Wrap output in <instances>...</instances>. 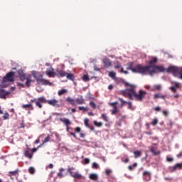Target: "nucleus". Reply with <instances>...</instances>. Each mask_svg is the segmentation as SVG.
I'll list each match as a JSON object with an SVG mask.
<instances>
[{
    "label": "nucleus",
    "instance_id": "f257e3e1",
    "mask_svg": "<svg viewBox=\"0 0 182 182\" xmlns=\"http://www.w3.org/2000/svg\"><path fill=\"white\" fill-rule=\"evenodd\" d=\"M123 83L127 87L130 86L131 88L121 90L120 94L122 96H124V97H129V100H133V97H134L135 100H137L138 102H143V100L144 99L146 95H147V92L146 91L140 90L139 91V94H137L136 92V90L134 89V87H136L135 85H130L126 81H124Z\"/></svg>",
    "mask_w": 182,
    "mask_h": 182
},
{
    "label": "nucleus",
    "instance_id": "f03ea898",
    "mask_svg": "<svg viewBox=\"0 0 182 182\" xmlns=\"http://www.w3.org/2000/svg\"><path fill=\"white\" fill-rule=\"evenodd\" d=\"M149 75L153 76L154 73H162L167 72V73H173V76L182 79V68L176 66H170L167 70L163 65H150Z\"/></svg>",
    "mask_w": 182,
    "mask_h": 182
},
{
    "label": "nucleus",
    "instance_id": "7ed1b4c3",
    "mask_svg": "<svg viewBox=\"0 0 182 182\" xmlns=\"http://www.w3.org/2000/svg\"><path fill=\"white\" fill-rule=\"evenodd\" d=\"M33 77L36 79L38 85H45V86H52V82H50L48 80L44 79L43 78V75L36 73H32Z\"/></svg>",
    "mask_w": 182,
    "mask_h": 182
},
{
    "label": "nucleus",
    "instance_id": "20e7f679",
    "mask_svg": "<svg viewBox=\"0 0 182 182\" xmlns=\"http://www.w3.org/2000/svg\"><path fill=\"white\" fill-rule=\"evenodd\" d=\"M151 65L143 66L141 64H137L135 65V70L134 73H140L141 75H150Z\"/></svg>",
    "mask_w": 182,
    "mask_h": 182
},
{
    "label": "nucleus",
    "instance_id": "39448f33",
    "mask_svg": "<svg viewBox=\"0 0 182 182\" xmlns=\"http://www.w3.org/2000/svg\"><path fill=\"white\" fill-rule=\"evenodd\" d=\"M14 76H15V73L13 71H11L6 74V76L3 77V82H14Z\"/></svg>",
    "mask_w": 182,
    "mask_h": 182
},
{
    "label": "nucleus",
    "instance_id": "423d86ee",
    "mask_svg": "<svg viewBox=\"0 0 182 182\" xmlns=\"http://www.w3.org/2000/svg\"><path fill=\"white\" fill-rule=\"evenodd\" d=\"M42 103H46V100H45V97H43L37 99V101L36 102V106H37V107L39 109H42Z\"/></svg>",
    "mask_w": 182,
    "mask_h": 182
},
{
    "label": "nucleus",
    "instance_id": "0eeeda50",
    "mask_svg": "<svg viewBox=\"0 0 182 182\" xmlns=\"http://www.w3.org/2000/svg\"><path fill=\"white\" fill-rule=\"evenodd\" d=\"M68 172L70 174L71 177H73V178H82V175L77 172H73L72 171V168H68Z\"/></svg>",
    "mask_w": 182,
    "mask_h": 182
},
{
    "label": "nucleus",
    "instance_id": "6e6552de",
    "mask_svg": "<svg viewBox=\"0 0 182 182\" xmlns=\"http://www.w3.org/2000/svg\"><path fill=\"white\" fill-rule=\"evenodd\" d=\"M46 103H48V105H50V106H53L54 107H59V101L55 100V99H53V100H46Z\"/></svg>",
    "mask_w": 182,
    "mask_h": 182
},
{
    "label": "nucleus",
    "instance_id": "1a4fd4ad",
    "mask_svg": "<svg viewBox=\"0 0 182 182\" xmlns=\"http://www.w3.org/2000/svg\"><path fill=\"white\" fill-rule=\"evenodd\" d=\"M18 75L21 82H25L28 77V75H26V74H25L22 70L18 71Z\"/></svg>",
    "mask_w": 182,
    "mask_h": 182
},
{
    "label": "nucleus",
    "instance_id": "9d476101",
    "mask_svg": "<svg viewBox=\"0 0 182 182\" xmlns=\"http://www.w3.org/2000/svg\"><path fill=\"white\" fill-rule=\"evenodd\" d=\"M46 75H47L48 77H55V76H56V72L55 73V69L51 68L46 71Z\"/></svg>",
    "mask_w": 182,
    "mask_h": 182
},
{
    "label": "nucleus",
    "instance_id": "9b49d317",
    "mask_svg": "<svg viewBox=\"0 0 182 182\" xmlns=\"http://www.w3.org/2000/svg\"><path fill=\"white\" fill-rule=\"evenodd\" d=\"M142 176L145 181H150V180H151V173L147 171H144L142 173Z\"/></svg>",
    "mask_w": 182,
    "mask_h": 182
},
{
    "label": "nucleus",
    "instance_id": "f8f14e48",
    "mask_svg": "<svg viewBox=\"0 0 182 182\" xmlns=\"http://www.w3.org/2000/svg\"><path fill=\"white\" fill-rule=\"evenodd\" d=\"M66 75H67V73L63 70H60V69L56 70L55 76H57L58 77H65Z\"/></svg>",
    "mask_w": 182,
    "mask_h": 182
},
{
    "label": "nucleus",
    "instance_id": "ddd939ff",
    "mask_svg": "<svg viewBox=\"0 0 182 182\" xmlns=\"http://www.w3.org/2000/svg\"><path fill=\"white\" fill-rule=\"evenodd\" d=\"M13 176H19V169H16L15 171H11L8 173V176L10 177L11 180H14Z\"/></svg>",
    "mask_w": 182,
    "mask_h": 182
},
{
    "label": "nucleus",
    "instance_id": "4468645a",
    "mask_svg": "<svg viewBox=\"0 0 182 182\" xmlns=\"http://www.w3.org/2000/svg\"><path fill=\"white\" fill-rule=\"evenodd\" d=\"M149 150L151 153L154 154V156H159L161 153L160 151H156L157 150V147L156 146H149Z\"/></svg>",
    "mask_w": 182,
    "mask_h": 182
},
{
    "label": "nucleus",
    "instance_id": "2eb2a0df",
    "mask_svg": "<svg viewBox=\"0 0 182 182\" xmlns=\"http://www.w3.org/2000/svg\"><path fill=\"white\" fill-rule=\"evenodd\" d=\"M59 120L62 122V123H64V124H65L67 129H69V126L72 124V123L70 122V120H69L68 119L59 118Z\"/></svg>",
    "mask_w": 182,
    "mask_h": 182
},
{
    "label": "nucleus",
    "instance_id": "dca6fc26",
    "mask_svg": "<svg viewBox=\"0 0 182 182\" xmlns=\"http://www.w3.org/2000/svg\"><path fill=\"white\" fill-rule=\"evenodd\" d=\"M10 93H11V92H9V91L5 92V90H4V89L0 90L1 99H6V96H8V95H9Z\"/></svg>",
    "mask_w": 182,
    "mask_h": 182
},
{
    "label": "nucleus",
    "instance_id": "f3484780",
    "mask_svg": "<svg viewBox=\"0 0 182 182\" xmlns=\"http://www.w3.org/2000/svg\"><path fill=\"white\" fill-rule=\"evenodd\" d=\"M102 63L105 68H110V66H112V61L109 58H104Z\"/></svg>",
    "mask_w": 182,
    "mask_h": 182
},
{
    "label": "nucleus",
    "instance_id": "a211bd4d",
    "mask_svg": "<svg viewBox=\"0 0 182 182\" xmlns=\"http://www.w3.org/2000/svg\"><path fill=\"white\" fill-rule=\"evenodd\" d=\"M166 95H161L160 93H156L154 95V99H163V100H166Z\"/></svg>",
    "mask_w": 182,
    "mask_h": 182
},
{
    "label": "nucleus",
    "instance_id": "6ab92c4d",
    "mask_svg": "<svg viewBox=\"0 0 182 182\" xmlns=\"http://www.w3.org/2000/svg\"><path fill=\"white\" fill-rule=\"evenodd\" d=\"M133 62H131L129 63H128V66L127 68V70H132V72H133V73H134V70H136V67L133 68Z\"/></svg>",
    "mask_w": 182,
    "mask_h": 182
},
{
    "label": "nucleus",
    "instance_id": "aec40b11",
    "mask_svg": "<svg viewBox=\"0 0 182 182\" xmlns=\"http://www.w3.org/2000/svg\"><path fill=\"white\" fill-rule=\"evenodd\" d=\"M66 77L68 79V80H72V82H75V75L72 73H68L66 74Z\"/></svg>",
    "mask_w": 182,
    "mask_h": 182
},
{
    "label": "nucleus",
    "instance_id": "412c9836",
    "mask_svg": "<svg viewBox=\"0 0 182 182\" xmlns=\"http://www.w3.org/2000/svg\"><path fill=\"white\" fill-rule=\"evenodd\" d=\"M66 101L72 105V106H76L75 100H73V98L67 97Z\"/></svg>",
    "mask_w": 182,
    "mask_h": 182
},
{
    "label": "nucleus",
    "instance_id": "4be33fe9",
    "mask_svg": "<svg viewBox=\"0 0 182 182\" xmlns=\"http://www.w3.org/2000/svg\"><path fill=\"white\" fill-rule=\"evenodd\" d=\"M75 103L76 105H85V100L82 99V97L80 98H77L75 100Z\"/></svg>",
    "mask_w": 182,
    "mask_h": 182
},
{
    "label": "nucleus",
    "instance_id": "5701e85b",
    "mask_svg": "<svg viewBox=\"0 0 182 182\" xmlns=\"http://www.w3.org/2000/svg\"><path fill=\"white\" fill-rule=\"evenodd\" d=\"M22 109H31V110H33V105L32 104L23 105Z\"/></svg>",
    "mask_w": 182,
    "mask_h": 182
},
{
    "label": "nucleus",
    "instance_id": "b1692460",
    "mask_svg": "<svg viewBox=\"0 0 182 182\" xmlns=\"http://www.w3.org/2000/svg\"><path fill=\"white\" fill-rule=\"evenodd\" d=\"M157 58L156 57H154L152 60H149V66H154L156 63H157Z\"/></svg>",
    "mask_w": 182,
    "mask_h": 182
},
{
    "label": "nucleus",
    "instance_id": "393cba45",
    "mask_svg": "<svg viewBox=\"0 0 182 182\" xmlns=\"http://www.w3.org/2000/svg\"><path fill=\"white\" fill-rule=\"evenodd\" d=\"M151 92H156V90H161V86L160 85H155L151 89Z\"/></svg>",
    "mask_w": 182,
    "mask_h": 182
},
{
    "label": "nucleus",
    "instance_id": "a878e982",
    "mask_svg": "<svg viewBox=\"0 0 182 182\" xmlns=\"http://www.w3.org/2000/svg\"><path fill=\"white\" fill-rule=\"evenodd\" d=\"M24 156L25 157H27L28 159H32V157H33V154H32L29 151H26L24 152Z\"/></svg>",
    "mask_w": 182,
    "mask_h": 182
},
{
    "label": "nucleus",
    "instance_id": "bb28decb",
    "mask_svg": "<svg viewBox=\"0 0 182 182\" xmlns=\"http://www.w3.org/2000/svg\"><path fill=\"white\" fill-rule=\"evenodd\" d=\"M68 93V90L62 89L58 92V96H62V95H66Z\"/></svg>",
    "mask_w": 182,
    "mask_h": 182
},
{
    "label": "nucleus",
    "instance_id": "cd10ccee",
    "mask_svg": "<svg viewBox=\"0 0 182 182\" xmlns=\"http://www.w3.org/2000/svg\"><path fill=\"white\" fill-rule=\"evenodd\" d=\"M134 156L135 159H139L141 156V151H134Z\"/></svg>",
    "mask_w": 182,
    "mask_h": 182
},
{
    "label": "nucleus",
    "instance_id": "c85d7f7f",
    "mask_svg": "<svg viewBox=\"0 0 182 182\" xmlns=\"http://www.w3.org/2000/svg\"><path fill=\"white\" fill-rule=\"evenodd\" d=\"M36 170L33 167V166H30L28 168V173L30 174H31L32 176H33V174H35Z\"/></svg>",
    "mask_w": 182,
    "mask_h": 182
},
{
    "label": "nucleus",
    "instance_id": "c756f323",
    "mask_svg": "<svg viewBox=\"0 0 182 182\" xmlns=\"http://www.w3.org/2000/svg\"><path fill=\"white\" fill-rule=\"evenodd\" d=\"M90 180L96 181V180H97V175L96 173H91L90 174Z\"/></svg>",
    "mask_w": 182,
    "mask_h": 182
},
{
    "label": "nucleus",
    "instance_id": "7c9ffc66",
    "mask_svg": "<svg viewBox=\"0 0 182 182\" xmlns=\"http://www.w3.org/2000/svg\"><path fill=\"white\" fill-rule=\"evenodd\" d=\"M101 119H102L104 122L109 123V118L107 117V115H106L105 114H101Z\"/></svg>",
    "mask_w": 182,
    "mask_h": 182
},
{
    "label": "nucleus",
    "instance_id": "2f4dec72",
    "mask_svg": "<svg viewBox=\"0 0 182 182\" xmlns=\"http://www.w3.org/2000/svg\"><path fill=\"white\" fill-rule=\"evenodd\" d=\"M50 140V135H48L45 139L43 140L41 146H43V144H45L46 143H48V141Z\"/></svg>",
    "mask_w": 182,
    "mask_h": 182
},
{
    "label": "nucleus",
    "instance_id": "473e14b6",
    "mask_svg": "<svg viewBox=\"0 0 182 182\" xmlns=\"http://www.w3.org/2000/svg\"><path fill=\"white\" fill-rule=\"evenodd\" d=\"M82 80H83V82H89V80H90V78H89V75H84L82 77Z\"/></svg>",
    "mask_w": 182,
    "mask_h": 182
},
{
    "label": "nucleus",
    "instance_id": "72a5a7b5",
    "mask_svg": "<svg viewBox=\"0 0 182 182\" xmlns=\"http://www.w3.org/2000/svg\"><path fill=\"white\" fill-rule=\"evenodd\" d=\"M169 123L167 124V126L168 127V129H173V126H174V122H173V120L169 119L168 120Z\"/></svg>",
    "mask_w": 182,
    "mask_h": 182
},
{
    "label": "nucleus",
    "instance_id": "f704fd0d",
    "mask_svg": "<svg viewBox=\"0 0 182 182\" xmlns=\"http://www.w3.org/2000/svg\"><path fill=\"white\" fill-rule=\"evenodd\" d=\"M109 77H111L112 79H116V73L113 72V71H110L109 73Z\"/></svg>",
    "mask_w": 182,
    "mask_h": 182
},
{
    "label": "nucleus",
    "instance_id": "c9c22d12",
    "mask_svg": "<svg viewBox=\"0 0 182 182\" xmlns=\"http://www.w3.org/2000/svg\"><path fill=\"white\" fill-rule=\"evenodd\" d=\"M112 114H117L119 113V108L117 107H115L112 110H111Z\"/></svg>",
    "mask_w": 182,
    "mask_h": 182
},
{
    "label": "nucleus",
    "instance_id": "e433bc0d",
    "mask_svg": "<svg viewBox=\"0 0 182 182\" xmlns=\"http://www.w3.org/2000/svg\"><path fill=\"white\" fill-rule=\"evenodd\" d=\"M176 170H181L182 168V162L181 164H176L174 165Z\"/></svg>",
    "mask_w": 182,
    "mask_h": 182
},
{
    "label": "nucleus",
    "instance_id": "4c0bfd02",
    "mask_svg": "<svg viewBox=\"0 0 182 182\" xmlns=\"http://www.w3.org/2000/svg\"><path fill=\"white\" fill-rule=\"evenodd\" d=\"M93 123L95 126H97V127H102V126H103L102 122H97V121H94Z\"/></svg>",
    "mask_w": 182,
    "mask_h": 182
},
{
    "label": "nucleus",
    "instance_id": "58836bf2",
    "mask_svg": "<svg viewBox=\"0 0 182 182\" xmlns=\"http://www.w3.org/2000/svg\"><path fill=\"white\" fill-rule=\"evenodd\" d=\"M118 99H119V102H121V103H122V104H121V106H122V107L124 106V105H126V103H127V104L128 103V102L124 101V100H123V98L119 97Z\"/></svg>",
    "mask_w": 182,
    "mask_h": 182
},
{
    "label": "nucleus",
    "instance_id": "ea45409f",
    "mask_svg": "<svg viewBox=\"0 0 182 182\" xmlns=\"http://www.w3.org/2000/svg\"><path fill=\"white\" fill-rule=\"evenodd\" d=\"M168 170H169L170 173H174V171H176V170L175 165L173 166H169Z\"/></svg>",
    "mask_w": 182,
    "mask_h": 182
},
{
    "label": "nucleus",
    "instance_id": "a19ab883",
    "mask_svg": "<svg viewBox=\"0 0 182 182\" xmlns=\"http://www.w3.org/2000/svg\"><path fill=\"white\" fill-rule=\"evenodd\" d=\"M157 123H159V120L155 118L152 120L151 124H152V126H156Z\"/></svg>",
    "mask_w": 182,
    "mask_h": 182
},
{
    "label": "nucleus",
    "instance_id": "79ce46f5",
    "mask_svg": "<svg viewBox=\"0 0 182 182\" xmlns=\"http://www.w3.org/2000/svg\"><path fill=\"white\" fill-rule=\"evenodd\" d=\"M84 124L86 127H89V119L86 118L84 119Z\"/></svg>",
    "mask_w": 182,
    "mask_h": 182
},
{
    "label": "nucleus",
    "instance_id": "37998d69",
    "mask_svg": "<svg viewBox=\"0 0 182 182\" xmlns=\"http://www.w3.org/2000/svg\"><path fill=\"white\" fill-rule=\"evenodd\" d=\"M3 119L4 120H8V119H9V113L8 112L4 113V115L3 116Z\"/></svg>",
    "mask_w": 182,
    "mask_h": 182
},
{
    "label": "nucleus",
    "instance_id": "c03bdc74",
    "mask_svg": "<svg viewBox=\"0 0 182 182\" xmlns=\"http://www.w3.org/2000/svg\"><path fill=\"white\" fill-rule=\"evenodd\" d=\"M127 104L128 105V109H130V110H134V109H133L132 102H128Z\"/></svg>",
    "mask_w": 182,
    "mask_h": 182
},
{
    "label": "nucleus",
    "instance_id": "a18cd8bd",
    "mask_svg": "<svg viewBox=\"0 0 182 182\" xmlns=\"http://www.w3.org/2000/svg\"><path fill=\"white\" fill-rule=\"evenodd\" d=\"M115 69H120L122 68V64L119 62H117L114 65Z\"/></svg>",
    "mask_w": 182,
    "mask_h": 182
},
{
    "label": "nucleus",
    "instance_id": "49530a36",
    "mask_svg": "<svg viewBox=\"0 0 182 182\" xmlns=\"http://www.w3.org/2000/svg\"><path fill=\"white\" fill-rule=\"evenodd\" d=\"M117 103H118L117 102L109 103V106H112V107L114 109L115 107H117Z\"/></svg>",
    "mask_w": 182,
    "mask_h": 182
},
{
    "label": "nucleus",
    "instance_id": "de8ad7c7",
    "mask_svg": "<svg viewBox=\"0 0 182 182\" xmlns=\"http://www.w3.org/2000/svg\"><path fill=\"white\" fill-rule=\"evenodd\" d=\"M92 168H99V165L96 162L92 163Z\"/></svg>",
    "mask_w": 182,
    "mask_h": 182
},
{
    "label": "nucleus",
    "instance_id": "09e8293b",
    "mask_svg": "<svg viewBox=\"0 0 182 182\" xmlns=\"http://www.w3.org/2000/svg\"><path fill=\"white\" fill-rule=\"evenodd\" d=\"M90 106H91L92 109H96V104H95L93 102H90Z\"/></svg>",
    "mask_w": 182,
    "mask_h": 182
},
{
    "label": "nucleus",
    "instance_id": "8fccbe9b",
    "mask_svg": "<svg viewBox=\"0 0 182 182\" xmlns=\"http://www.w3.org/2000/svg\"><path fill=\"white\" fill-rule=\"evenodd\" d=\"M26 80L30 81V82H33V80H32V75H27Z\"/></svg>",
    "mask_w": 182,
    "mask_h": 182
},
{
    "label": "nucleus",
    "instance_id": "3c124183",
    "mask_svg": "<svg viewBox=\"0 0 182 182\" xmlns=\"http://www.w3.org/2000/svg\"><path fill=\"white\" fill-rule=\"evenodd\" d=\"M105 173H106L107 176H110V174L112 173V170L106 169Z\"/></svg>",
    "mask_w": 182,
    "mask_h": 182
},
{
    "label": "nucleus",
    "instance_id": "603ef678",
    "mask_svg": "<svg viewBox=\"0 0 182 182\" xmlns=\"http://www.w3.org/2000/svg\"><path fill=\"white\" fill-rule=\"evenodd\" d=\"M89 163H90V160L87 158H85L84 159V164H89Z\"/></svg>",
    "mask_w": 182,
    "mask_h": 182
},
{
    "label": "nucleus",
    "instance_id": "864d4df0",
    "mask_svg": "<svg viewBox=\"0 0 182 182\" xmlns=\"http://www.w3.org/2000/svg\"><path fill=\"white\" fill-rule=\"evenodd\" d=\"M31 83H32L31 81H28V80H26V86H27V87H31Z\"/></svg>",
    "mask_w": 182,
    "mask_h": 182
},
{
    "label": "nucleus",
    "instance_id": "5fc2aeb1",
    "mask_svg": "<svg viewBox=\"0 0 182 182\" xmlns=\"http://www.w3.org/2000/svg\"><path fill=\"white\" fill-rule=\"evenodd\" d=\"M170 90H171L172 92H173V93H176L177 92V90L176 89V87H170Z\"/></svg>",
    "mask_w": 182,
    "mask_h": 182
},
{
    "label": "nucleus",
    "instance_id": "6e6d98bb",
    "mask_svg": "<svg viewBox=\"0 0 182 182\" xmlns=\"http://www.w3.org/2000/svg\"><path fill=\"white\" fill-rule=\"evenodd\" d=\"M85 136H86V134H85L83 132H81L80 134V137H81V139H85Z\"/></svg>",
    "mask_w": 182,
    "mask_h": 182
},
{
    "label": "nucleus",
    "instance_id": "4d7b16f0",
    "mask_svg": "<svg viewBox=\"0 0 182 182\" xmlns=\"http://www.w3.org/2000/svg\"><path fill=\"white\" fill-rule=\"evenodd\" d=\"M17 86H20V87H25V85L21 82H17Z\"/></svg>",
    "mask_w": 182,
    "mask_h": 182
},
{
    "label": "nucleus",
    "instance_id": "13d9d810",
    "mask_svg": "<svg viewBox=\"0 0 182 182\" xmlns=\"http://www.w3.org/2000/svg\"><path fill=\"white\" fill-rule=\"evenodd\" d=\"M81 129L80 127H77L75 129V132H76L77 133H80Z\"/></svg>",
    "mask_w": 182,
    "mask_h": 182
},
{
    "label": "nucleus",
    "instance_id": "bf43d9fd",
    "mask_svg": "<svg viewBox=\"0 0 182 182\" xmlns=\"http://www.w3.org/2000/svg\"><path fill=\"white\" fill-rule=\"evenodd\" d=\"M173 158H171V157H166V161H168V162H171L173 161Z\"/></svg>",
    "mask_w": 182,
    "mask_h": 182
},
{
    "label": "nucleus",
    "instance_id": "052dcab7",
    "mask_svg": "<svg viewBox=\"0 0 182 182\" xmlns=\"http://www.w3.org/2000/svg\"><path fill=\"white\" fill-rule=\"evenodd\" d=\"M37 101H38V99L35 98V99L31 100V103H36Z\"/></svg>",
    "mask_w": 182,
    "mask_h": 182
},
{
    "label": "nucleus",
    "instance_id": "680f3d73",
    "mask_svg": "<svg viewBox=\"0 0 182 182\" xmlns=\"http://www.w3.org/2000/svg\"><path fill=\"white\" fill-rule=\"evenodd\" d=\"M154 110H155L156 112H160L161 108H160V107H156L154 108Z\"/></svg>",
    "mask_w": 182,
    "mask_h": 182
},
{
    "label": "nucleus",
    "instance_id": "e2e57ef3",
    "mask_svg": "<svg viewBox=\"0 0 182 182\" xmlns=\"http://www.w3.org/2000/svg\"><path fill=\"white\" fill-rule=\"evenodd\" d=\"M162 113L164 114V116H168V112L167 111H163Z\"/></svg>",
    "mask_w": 182,
    "mask_h": 182
},
{
    "label": "nucleus",
    "instance_id": "0e129e2a",
    "mask_svg": "<svg viewBox=\"0 0 182 182\" xmlns=\"http://www.w3.org/2000/svg\"><path fill=\"white\" fill-rule=\"evenodd\" d=\"M174 86H175V87L178 88V87H180V84H178V82H174Z\"/></svg>",
    "mask_w": 182,
    "mask_h": 182
},
{
    "label": "nucleus",
    "instance_id": "69168bd1",
    "mask_svg": "<svg viewBox=\"0 0 182 182\" xmlns=\"http://www.w3.org/2000/svg\"><path fill=\"white\" fill-rule=\"evenodd\" d=\"M70 136H73V137H75V139H77L76 134H75L73 132H70Z\"/></svg>",
    "mask_w": 182,
    "mask_h": 182
},
{
    "label": "nucleus",
    "instance_id": "338daca9",
    "mask_svg": "<svg viewBox=\"0 0 182 182\" xmlns=\"http://www.w3.org/2000/svg\"><path fill=\"white\" fill-rule=\"evenodd\" d=\"M108 89H109V90H113V85H109L108 86Z\"/></svg>",
    "mask_w": 182,
    "mask_h": 182
},
{
    "label": "nucleus",
    "instance_id": "774afa93",
    "mask_svg": "<svg viewBox=\"0 0 182 182\" xmlns=\"http://www.w3.org/2000/svg\"><path fill=\"white\" fill-rule=\"evenodd\" d=\"M78 109L79 110H86V108H85L84 107H79Z\"/></svg>",
    "mask_w": 182,
    "mask_h": 182
}]
</instances>
